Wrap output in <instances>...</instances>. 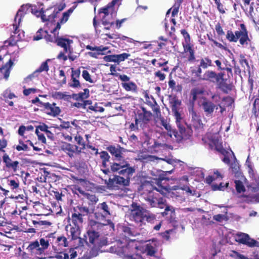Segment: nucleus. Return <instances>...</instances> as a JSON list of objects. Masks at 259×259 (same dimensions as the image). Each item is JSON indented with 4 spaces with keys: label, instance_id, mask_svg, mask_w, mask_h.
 I'll return each instance as SVG.
<instances>
[{
    "label": "nucleus",
    "instance_id": "obj_12",
    "mask_svg": "<svg viewBox=\"0 0 259 259\" xmlns=\"http://www.w3.org/2000/svg\"><path fill=\"white\" fill-rule=\"evenodd\" d=\"M248 191L247 200L259 202V179H255L248 186Z\"/></svg>",
    "mask_w": 259,
    "mask_h": 259
},
{
    "label": "nucleus",
    "instance_id": "obj_34",
    "mask_svg": "<svg viewBox=\"0 0 259 259\" xmlns=\"http://www.w3.org/2000/svg\"><path fill=\"white\" fill-rule=\"evenodd\" d=\"M3 160L8 167H12L14 170L16 169V161L12 162L8 155L5 154L4 155Z\"/></svg>",
    "mask_w": 259,
    "mask_h": 259
},
{
    "label": "nucleus",
    "instance_id": "obj_38",
    "mask_svg": "<svg viewBox=\"0 0 259 259\" xmlns=\"http://www.w3.org/2000/svg\"><path fill=\"white\" fill-rule=\"evenodd\" d=\"M33 126L32 125H28V126H24L22 125L20 126L19 130H18V134L20 136H24V134L29 131H33Z\"/></svg>",
    "mask_w": 259,
    "mask_h": 259
},
{
    "label": "nucleus",
    "instance_id": "obj_37",
    "mask_svg": "<svg viewBox=\"0 0 259 259\" xmlns=\"http://www.w3.org/2000/svg\"><path fill=\"white\" fill-rule=\"evenodd\" d=\"M4 101H8V99H13L16 97L14 93H12L9 89H7L4 91L3 94Z\"/></svg>",
    "mask_w": 259,
    "mask_h": 259
},
{
    "label": "nucleus",
    "instance_id": "obj_11",
    "mask_svg": "<svg viewBox=\"0 0 259 259\" xmlns=\"http://www.w3.org/2000/svg\"><path fill=\"white\" fill-rule=\"evenodd\" d=\"M178 131L175 130L172 131V138L176 140L177 142H181L183 141L189 139L192 135V130L188 127L186 124L177 126Z\"/></svg>",
    "mask_w": 259,
    "mask_h": 259
},
{
    "label": "nucleus",
    "instance_id": "obj_26",
    "mask_svg": "<svg viewBox=\"0 0 259 259\" xmlns=\"http://www.w3.org/2000/svg\"><path fill=\"white\" fill-rule=\"evenodd\" d=\"M28 251L36 255H40L42 253V250L40 249L39 243L38 241H35L30 243L27 247Z\"/></svg>",
    "mask_w": 259,
    "mask_h": 259
},
{
    "label": "nucleus",
    "instance_id": "obj_13",
    "mask_svg": "<svg viewBox=\"0 0 259 259\" xmlns=\"http://www.w3.org/2000/svg\"><path fill=\"white\" fill-rule=\"evenodd\" d=\"M198 104L205 115L207 117H211L214 110L218 108V105H215L213 102L205 98H202Z\"/></svg>",
    "mask_w": 259,
    "mask_h": 259
},
{
    "label": "nucleus",
    "instance_id": "obj_57",
    "mask_svg": "<svg viewBox=\"0 0 259 259\" xmlns=\"http://www.w3.org/2000/svg\"><path fill=\"white\" fill-rule=\"evenodd\" d=\"M82 76L86 81H89V82L91 83L94 82L93 80L92 79L91 75L88 71L83 70L82 71Z\"/></svg>",
    "mask_w": 259,
    "mask_h": 259
},
{
    "label": "nucleus",
    "instance_id": "obj_51",
    "mask_svg": "<svg viewBox=\"0 0 259 259\" xmlns=\"http://www.w3.org/2000/svg\"><path fill=\"white\" fill-rule=\"evenodd\" d=\"M52 258H55L56 259H69V255L64 252H60L57 253L54 256L51 257Z\"/></svg>",
    "mask_w": 259,
    "mask_h": 259
},
{
    "label": "nucleus",
    "instance_id": "obj_33",
    "mask_svg": "<svg viewBox=\"0 0 259 259\" xmlns=\"http://www.w3.org/2000/svg\"><path fill=\"white\" fill-rule=\"evenodd\" d=\"M122 87L126 91L136 92L137 86L134 82L122 83Z\"/></svg>",
    "mask_w": 259,
    "mask_h": 259
},
{
    "label": "nucleus",
    "instance_id": "obj_3",
    "mask_svg": "<svg viewBox=\"0 0 259 259\" xmlns=\"http://www.w3.org/2000/svg\"><path fill=\"white\" fill-rule=\"evenodd\" d=\"M130 213L129 218L131 221H134L137 225L141 226L146 222L154 223L155 215L140 206L133 207Z\"/></svg>",
    "mask_w": 259,
    "mask_h": 259
},
{
    "label": "nucleus",
    "instance_id": "obj_20",
    "mask_svg": "<svg viewBox=\"0 0 259 259\" xmlns=\"http://www.w3.org/2000/svg\"><path fill=\"white\" fill-rule=\"evenodd\" d=\"M156 123L157 126H163L164 129L167 131V135L170 138H172V131L173 130L172 129L171 125L170 124L169 122L167 119H165L163 117H160L157 120Z\"/></svg>",
    "mask_w": 259,
    "mask_h": 259
},
{
    "label": "nucleus",
    "instance_id": "obj_4",
    "mask_svg": "<svg viewBox=\"0 0 259 259\" xmlns=\"http://www.w3.org/2000/svg\"><path fill=\"white\" fill-rule=\"evenodd\" d=\"M111 215V208L106 202L98 204L95 212V217L98 223L103 225H107L111 223L110 216Z\"/></svg>",
    "mask_w": 259,
    "mask_h": 259
},
{
    "label": "nucleus",
    "instance_id": "obj_28",
    "mask_svg": "<svg viewBox=\"0 0 259 259\" xmlns=\"http://www.w3.org/2000/svg\"><path fill=\"white\" fill-rule=\"evenodd\" d=\"M80 71L79 70H72L71 81L70 86L72 88H77L80 86V83L77 78L79 77Z\"/></svg>",
    "mask_w": 259,
    "mask_h": 259
},
{
    "label": "nucleus",
    "instance_id": "obj_1",
    "mask_svg": "<svg viewBox=\"0 0 259 259\" xmlns=\"http://www.w3.org/2000/svg\"><path fill=\"white\" fill-rule=\"evenodd\" d=\"M161 182L162 180L154 179L153 181L145 182L141 186V189L143 190L142 195L144 198L151 207L164 208L165 206V198L160 197L158 194L153 192L155 190L157 192L165 195L169 191V189L162 186Z\"/></svg>",
    "mask_w": 259,
    "mask_h": 259
},
{
    "label": "nucleus",
    "instance_id": "obj_18",
    "mask_svg": "<svg viewBox=\"0 0 259 259\" xmlns=\"http://www.w3.org/2000/svg\"><path fill=\"white\" fill-rule=\"evenodd\" d=\"M43 106L45 108V112L53 117L58 115L61 112L60 108L55 103H45L43 104Z\"/></svg>",
    "mask_w": 259,
    "mask_h": 259
},
{
    "label": "nucleus",
    "instance_id": "obj_41",
    "mask_svg": "<svg viewBox=\"0 0 259 259\" xmlns=\"http://www.w3.org/2000/svg\"><path fill=\"white\" fill-rule=\"evenodd\" d=\"M56 243L61 247H67L68 246L67 238L64 236L58 237L57 238Z\"/></svg>",
    "mask_w": 259,
    "mask_h": 259
},
{
    "label": "nucleus",
    "instance_id": "obj_36",
    "mask_svg": "<svg viewBox=\"0 0 259 259\" xmlns=\"http://www.w3.org/2000/svg\"><path fill=\"white\" fill-rule=\"evenodd\" d=\"M229 183H226L224 184L223 183H220L219 185L213 183L211 187V189L213 191H224L225 189L228 187Z\"/></svg>",
    "mask_w": 259,
    "mask_h": 259
},
{
    "label": "nucleus",
    "instance_id": "obj_40",
    "mask_svg": "<svg viewBox=\"0 0 259 259\" xmlns=\"http://www.w3.org/2000/svg\"><path fill=\"white\" fill-rule=\"evenodd\" d=\"M200 67H201L203 68H206L208 66H211L212 65L211 60L209 59L208 58H205L202 59L200 61Z\"/></svg>",
    "mask_w": 259,
    "mask_h": 259
},
{
    "label": "nucleus",
    "instance_id": "obj_15",
    "mask_svg": "<svg viewBox=\"0 0 259 259\" xmlns=\"http://www.w3.org/2000/svg\"><path fill=\"white\" fill-rule=\"evenodd\" d=\"M54 41L57 42L58 46H60L64 49V52L68 54V56L70 60L73 61L75 59L76 57L70 55L72 51L70 48V45L73 42L72 40L60 38L57 39H55Z\"/></svg>",
    "mask_w": 259,
    "mask_h": 259
},
{
    "label": "nucleus",
    "instance_id": "obj_55",
    "mask_svg": "<svg viewBox=\"0 0 259 259\" xmlns=\"http://www.w3.org/2000/svg\"><path fill=\"white\" fill-rule=\"evenodd\" d=\"M175 230L172 229L166 230L165 232L161 233V236L163 238H164L166 240H168L169 239L170 235L175 233Z\"/></svg>",
    "mask_w": 259,
    "mask_h": 259
},
{
    "label": "nucleus",
    "instance_id": "obj_17",
    "mask_svg": "<svg viewBox=\"0 0 259 259\" xmlns=\"http://www.w3.org/2000/svg\"><path fill=\"white\" fill-rule=\"evenodd\" d=\"M157 243L155 239L147 241L146 244L142 247L143 252L148 255H154L156 251Z\"/></svg>",
    "mask_w": 259,
    "mask_h": 259
},
{
    "label": "nucleus",
    "instance_id": "obj_9",
    "mask_svg": "<svg viewBox=\"0 0 259 259\" xmlns=\"http://www.w3.org/2000/svg\"><path fill=\"white\" fill-rule=\"evenodd\" d=\"M133 175H114L112 178H109L107 184L109 188L116 189L119 186H128L130 184L131 177Z\"/></svg>",
    "mask_w": 259,
    "mask_h": 259
},
{
    "label": "nucleus",
    "instance_id": "obj_30",
    "mask_svg": "<svg viewBox=\"0 0 259 259\" xmlns=\"http://www.w3.org/2000/svg\"><path fill=\"white\" fill-rule=\"evenodd\" d=\"M201 79L212 82H216L217 81V73L214 71L208 70L203 75Z\"/></svg>",
    "mask_w": 259,
    "mask_h": 259
},
{
    "label": "nucleus",
    "instance_id": "obj_58",
    "mask_svg": "<svg viewBox=\"0 0 259 259\" xmlns=\"http://www.w3.org/2000/svg\"><path fill=\"white\" fill-rule=\"evenodd\" d=\"M48 126L45 124H41L36 127V130H40L46 133L51 134V132L48 130Z\"/></svg>",
    "mask_w": 259,
    "mask_h": 259
},
{
    "label": "nucleus",
    "instance_id": "obj_49",
    "mask_svg": "<svg viewBox=\"0 0 259 259\" xmlns=\"http://www.w3.org/2000/svg\"><path fill=\"white\" fill-rule=\"evenodd\" d=\"M89 109L96 112H103L104 111V108L102 107L99 106L98 103H96L94 105L90 106L89 107Z\"/></svg>",
    "mask_w": 259,
    "mask_h": 259
},
{
    "label": "nucleus",
    "instance_id": "obj_61",
    "mask_svg": "<svg viewBox=\"0 0 259 259\" xmlns=\"http://www.w3.org/2000/svg\"><path fill=\"white\" fill-rule=\"evenodd\" d=\"M104 60L106 62L116 63L115 55H107L104 57Z\"/></svg>",
    "mask_w": 259,
    "mask_h": 259
},
{
    "label": "nucleus",
    "instance_id": "obj_60",
    "mask_svg": "<svg viewBox=\"0 0 259 259\" xmlns=\"http://www.w3.org/2000/svg\"><path fill=\"white\" fill-rule=\"evenodd\" d=\"M35 133L37 136L38 140L45 144L46 143V139L44 135L40 133L38 130H35Z\"/></svg>",
    "mask_w": 259,
    "mask_h": 259
},
{
    "label": "nucleus",
    "instance_id": "obj_54",
    "mask_svg": "<svg viewBox=\"0 0 259 259\" xmlns=\"http://www.w3.org/2000/svg\"><path fill=\"white\" fill-rule=\"evenodd\" d=\"M211 217L208 215L207 216L203 215L201 220L202 223L206 226L211 225L213 222L210 221Z\"/></svg>",
    "mask_w": 259,
    "mask_h": 259
},
{
    "label": "nucleus",
    "instance_id": "obj_6",
    "mask_svg": "<svg viewBox=\"0 0 259 259\" xmlns=\"http://www.w3.org/2000/svg\"><path fill=\"white\" fill-rule=\"evenodd\" d=\"M111 163L110 168L112 172H117L119 175H133L135 169L130 166L129 163L123 159L115 160Z\"/></svg>",
    "mask_w": 259,
    "mask_h": 259
},
{
    "label": "nucleus",
    "instance_id": "obj_42",
    "mask_svg": "<svg viewBox=\"0 0 259 259\" xmlns=\"http://www.w3.org/2000/svg\"><path fill=\"white\" fill-rule=\"evenodd\" d=\"M131 55L130 54L125 53L119 55H115L116 63L119 64L121 62H122L127 59Z\"/></svg>",
    "mask_w": 259,
    "mask_h": 259
},
{
    "label": "nucleus",
    "instance_id": "obj_59",
    "mask_svg": "<svg viewBox=\"0 0 259 259\" xmlns=\"http://www.w3.org/2000/svg\"><path fill=\"white\" fill-rule=\"evenodd\" d=\"M180 6V5L175 3L173 7L171 8L172 10V17H175L178 14Z\"/></svg>",
    "mask_w": 259,
    "mask_h": 259
},
{
    "label": "nucleus",
    "instance_id": "obj_27",
    "mask_svg": "<svg viewBox=\"0 0 259 259\" xmlns=\"http://www.w3.org/2000/svg\"><path fill=\"white\" fill-rule=\"evenodd\" d=\"M62 149L68 154L70 156H73L74 153L76 152H80V150H78V147L75 145H73L70 144H65L62 147Z\"/></svg>",
    "mask_w": 259,
    "mask_h": 259
},
{
    "label": "nucleus",
    "instance_id": "obj_43",
    "mask_svg": "<svg viewBox=\"0 0 259 259\" xmlns=\"http://www.w3.org/2000/svg\"><path fill=\"white\" fill-rule=\"evenodd\" d=\"M235 187L238 193H241L244 192L245 188L242 182L240 180L235 181Z\"/></svg>",
    "mask_w": 259,
    "mask_h": 259
},
{
    "label": "nucleus",
    "instance_id": "obj_56",
    "mask_svg": "<svg viewBox=\"0 0 259 259\" xmlns=\"http://www.w3.org/2000/svg\"><path fill=\"white\" fill-rule=\"evenodd\" d=\"M226 37L231 42H237L236 37H235V34L232 31H227Z\"/></svg>",
    "mask_w": 259,
    "mask_h": 259
},
{
    "label": "nucleus",
    "instance_id": "obj_19",
    "mask_svg": "<svg viewBox=\"0 0 259 259\" xmlns=\"http://www.w3.org/2000/svg\"><path fill=\"white\" fill-rule=\"evenodd\" d=\"M66 230L68 237H71L72 239H80L79 237L80 234L79 227L69 224L66 227Z\"/></svg>",
    "mask_w": 259,
    "mask_h": 259
},
{
    "label": "nucleus",
    "instance_id": "obj_8",
    "mask_svg": "<svg viewBox=\"0 0 259 259\" xmlns=\"http://www.w3.org/2000/svg\"><path fill=\"white\" fill-rule=\"evenodd\" d=\"M121 0H113L111 3L109 4L106 7L101 9L100 12L104 14V18L103 19V24L106 26L108 24L112 25L114 24L113 21H107L106 18L115 17L116 10L115 6H119L121 4Z\"/></svg>",
    "mask_w": 259,
    "mask_h": 259
},
{
    "label": "nucleus",
    "instance_id": "obj_39",
    "mask_svg": "<svg viewBox=\"0 0 259 259\" xmlns=\"http://www.w3.org/2000/svg\"><path fill=\"white\" fill-rule=\"evenodd\" d=\"M100 157L102 160V164L104 167L106 166V162L109 160L110 156L106 151H102L99 153Z\"/></svg>",
    "mask_w": 259,
    "mask_h": 259
},
{
    "label": "nucleus",
    "instance_id": "obj_7",
    "mask_svg": "<svg viewBox=\"0 0 259 259\" xmlns=\"http://www.w3.org/2000/svg\"><path fill=\"white\" fill-rule=\"evenodd\" d=\"M87 243H90L95 248H100L103 246L109 245L106 238L100 237L98 232L93 230H89L87 232V235H84Z\"/></svg>",
    "mask_w": 259,
    "mask_h": 259
},
{
    "label": "nucleus",
    "instance_id": "obj_35",
    "mask_svg": "<svg viewBox=\"0 0 259 259\" xmlns=\"http://www.w3.org/2000/svg\"><path fill=\"white\" fill-rule=\"evenodd\" d=\"M217 83H218L219 88L225 93H227L232 89L231 85L227 84L225 80H222Z\"/></svg>",
    "mask_w": 259,
    "mask_h": 259
},
{
    "label": "nucleus",
    "instance_id": "obj_52",
    "mask_svg": "<svg viewBox=\"0 0 259 259\" xmlns=\"http://www.w3.org/2000/svg\"><path fill=\"white\" fill-rule=\"evenodd\" d=\"M233 157L234 159V162L233 163H231V168H232V169L234 172L237 173V172H238V171L239 170V167L238 162L237 161H236V158L233 154Z\"/></svg>",
    "mask_w": 259,
    "mask_h": 259
},
{
    "label": "nucleus",
    "instance_id": "obj_31",
    "mask_svg": "<svg viewBox=\"0 0 259 259\" xmlns=\"http://www.w3.org/2000/svg\"><path fill=\"white\" fill-rule=\"evenodd\" d=\"M71 222L74 226H80L83 222V219L78 213L75 212L72 214L71 218Z\"/></svg>",
    "mask_w": 259,
    "mask_h": 259
},
{
    "label": "nucleus",
    "instance_id": "obj_50",
    "mask_svg": "<svg viewBox=\"0 0 259 259\" xmlns=\"http://www.w3.org/2000/svg\"><path fill=\"white\" fill-rule=\"evenodd\" d=\"M230 256L236 259H249L247 256L239 253L236 251H233L230 254Z\"/></svg>",
    "mask_w": 259,
    "mask_h": 259
},
{
    "label": "nucleus",
    "instance_id": "obj_16",
    "mask_svg": "<svg viewBox=\"0 0 259 259\" xmlns=\"http://www.w3.org/2000/svg\"><path fill=\"white\" fill-rule=\"evenodd\" d=\"M69 16H70L65 12L63 13L62 17L60 19V22H58L55 27L50 30V32L54 34V37L48 36L46 38L47 40H48L51 42H53L54 40H55V39L59 38L58 37V35L59 34L58 30L61 28V24L65 23L68 21Z\"/></svg>",
    "mask_w": 259,
    "mask_h": 259
},
{
    "label": "nucleus",
    "instance_id": "obj_2",
    "mask_svg": "<svg viewBox=\"0 0 259 259\" xmlns=\"http://www.w3.org/2000/svg\"><path fill=\"white\" fill-rule=\"evenodd\" d=\"M204 90L202 88H195L191 91V105L189 108V115L191 118L190 125L196 130H202L203 128V124L202 122L200 116L198 115L194 110V102L198 99L202 98Z\"/></svg>",
    "mask_w": 259,
    "mask_h": 259
},
{
    "label": "nucleus",
    "instance_id": "obj_25",
    "mask_svg": "<svg viewBox=\"0 0 259 259\" xmlns=\"http://www.w3.org/2000/svg\"><path fill=\"white\" fill-rule=\"evenodd\" d=\"M151 113L147 111L145 108H143V112L140 113L138 115L137 121L140 122L143 125V124L146 123L148 122L151 118Z\"/></svg>",
    "mask_w": 259,
    "mask_h": 259
},
{
    "label": "nucleus",
    "instance_id": "obj_14",
    "mask_svg": "<svg viewBox=\"0 0 259 259\" xmlns=\"http://www.w3.org/2000/svg\"><path fill=\"white\" fill-rule=\"evenodd\" d=\"M236 241L245 244L249 247H259V242L249 237L247 234L238 233L235 236Z\"/></svg>",
    "mask_w": 259,
    "mask_h": 259
},
{
    "label": "nucleus",
    "instance_id": "obj_53",
    "mask_svg": "<svg viewBox=\"0 0 259 259\" xmlns=\"http://www.w3.org/2000/svg\"><path fill=\"white\" fill-rule=\"evenodd\" d=\"M240 27L241 28V31H236L235 32V37H236V41H237L238 39L241 37L242 34L244 33V29H246L245 25L243 24H241L240 25Z\"/></svg>",
    "mask_w": 259,
    "mask_h": 259
},
{
    "label": "nucleus",
    "instance_id": "obj_32",
    "mask_svg": "<svg viewBox=\"0 0 259 259\" xmlns=\"http://www.w3.org/2000/svg\"><path fill=\"white\" fill-rule=\"evenodd\" d=\"M74 211L78 213L81 217L87 215L90 213V209L87 206L78 205L74 208Z\"/></svg>",
    "mask_w": 259,
    "mask_h": 259
},
{
    "label": "nucleus",
    "instance_id": "obj_21",
    "mask_svg": "<svg viewBox=\"0 0 259 259\" xmlns=\"http://www.w3.org/2000/svg\"><path fill=\"white\" fill-rule=\"evenodd\" d=\"M108 150L111 154L114 157V160L123 159L121 156L122 152L124 151V149L120 146H109L108 147Z\"/></svg>",
    "mask_w": 259,
    "mask_h": 259
},
{
    "label": "nucleus",
    "instance_id": "obj_10",
    "mask_svg": "<svg viewBox=\"0 0 259 259\" xmlns=\"http://www.w3.org/2000/svg\"><path fill=\"white\" fill-rule=\"evenodd\" d=\"M204 143L209 145L211 149L222 152L223 150L222 142L219 133H208L203 138Z\"/></svg>",
    "mask_w": 259,
    "mask_h": 259
},
{
    "label": "nucleus",
    "instance_id": "obj_63",
    "mask_svg": "<svg viewBox=\"0 0 259 259\" xmlns=\"http://www.w3.org/2000/svg\"><path fill=\"white\" fill-rule=\"evenodd\" d=\"M74 139L75 141L78 145L82 146L83 148H84L85 144L84 143L83 138L80 136H76Z\"/></svg>",
    "mask_w": 259,
    "mask_h": 259
},
{
    "label": "nucleus",
    "instance_id": "obj_47",
    "mask_svg": "<svg viewBox=\"0 0 259 259\" xmlns=\"http://www.w3.org/2000/svg\"><path fill=\"white\" fill-rule=\"evenodd\" d=\"M139 126L142 127L143 125L140 122L137 121V118H136L135 123H131L129 128L132 131H137L139 130Z\"/></svg>",
    "mask_w": 259,
    "mask_h": 259
},
{
    "label": "nucleus",
    "instance_id": "obj_22",
    "mask_svg": "<svg viewBox=\"0 0 259 259\" xmlns=\"http://www.w3.org/2000/svg\"><path fill=\"white\" fill-rule=\"evenodd\" d=\"M13 64V62L10 59L6 63V66L0 69V80L5 78L7 79L10 75V69Z\"/></svg>",
    "mask_w": 259,
    "mask_h": 259
},
{
    "label": "nucleus",
    "instance_id": "obj_46",
    "mask_svg": "<svg viewBox=\"0 0 259 259\" xmlns=\"http://www.w3.org/2000/svg\"><path fill=\"white\" fill-rule=\"evenodd\" d=\"M49 60H50L48 59L46 62L42 63L39 68L34 73V74H35L37 72H41L44 71H48L49 70V66L47 62Z\"/></svg>",
    "mask_w": 259,
    "mask_h": 259
},
{
    "label": "nucleus",
    "instance_id": "obj_29",
    "mask_svg": "<svg viewBox=\"0 0 259 259\" xmlns=\"http://www.w3.org/2000/svg\"><path fill=\"white\" fill-rule=\"evenodd\" d=\"M172 112L174 113L175 118L176 119V122L177 126L181 125H185V123L182 114L179 112L178 109L176 107L172 108Z\"/></svg>",
    "mask_w": 259,
    "mask_h": 259
},
{
    "label": "nucleus",
    "instance_id": "obj_24",
    "mask_svg": "<svg viewBox=\"0 0 259 259\" xmlns=\"http://www.w3.org/2000/svg\"><path fill=\"white\" fill-rule=\"evenodd\" d=\"M35 5H31L29 4L23 5L21 6L20 8L17 11V17L19 16V23L21 22L22 18L25 14L29 12H31V8Z\"/></svg>",
    "mask_w": 259,
    "mask_h": 259
},
{
    "label": "nucleus",
    "instance_id": "obj_64",
    "mask_svg": "<svg viewBox=\"0 0 259 259\" xmlns=\"http://www.w3.org/2000/svg\"><path fill=\"white\" fill-rule=\"evenodd\" d=\"M154 75L155 76L158 77L160 81H163L165 78V75L160 71L155 72Z\"/></svg>",
    "mask_w": 259,
    "mask_h": 259
},
{
    "label": "nucleus",
    "instance_id": "obj_62",
    "mask_svg": "<svg viewBox=\"0 0 259 259\" xmlns=\"http://www.w3.org/2000/svg\"><path fill=\"white\" fill-rule=\"evenodd\" d=\"M89 94V91L88 89L84 90V92L82 93H79L78 94V96L79 98L83 100L86 99L88 97Z\"/></svg>",
    "mask_w": 259,
    "mask_h": 259
},
{
    "label": "nucleus",
    "instance_id": "obj_44",
    "mask_svg": "<svg viewBox=\"0 0 259 259\" xmlns=\"http://www.w3.org/2000/svg\"><path fill=\"white\" fill-rule=\"evenodd\" d=\"M249 40V37L248 36V32L246 29H244V33L239 39L240 44L241 45L247 44V41Z\"/></svg>",
    "mask_w": 259,
    "mask_h": 259
},
{
    "label": "nucleus",
    "instance_id": "obj_45",
    "mask_svg": "<svg viewBox=\"0 0 259 259\" xmlns=\"http://www.w3.org/2000/svg\"><path fill=\"white\" fill-rule=\"evenodd\" d=\"M87 49L91 50L93 51H106L108 49V48L107 47H103L102 46L99 47H92L91 46H87L86 47Z\"/></svg>",
    "mask_w": 259,
    "mask_h": 259
},
{
    "label": "nucleus",
    "instance_id": "obj_5",
    "mask_svg": "<svg viewBox=\"0 0 259 259\" xmlns=\"http://www.w3.org/2000/svg\"><path fill=\"white\" fill-rule=\"evenodd\" d=\"M39 8L37 6H33L31 8V13L37 17L41 16V19L42 21H48L47 24L51 23L52 24L54 19L56 17V7H51L47 9L46 10L44 11L42 8H40L42 6L41 3H38Z\"/></svg>",
    "mask_w": 259,
    "mask_h": 259
},
{
    "label": "nucleus",
    "instance_id": "obj_23",
    "mask_svg": "<svg viewBox=\"0 0 259 259\" xmlns=\"http://www.w3.org/2000/svg\"><path fill=\"white\" fill-rule=\"evenodd\" d=\"M223 178V176L221 174V171L218 169H214L213 170L212 174L207 177L205 181L207 184H210L215 181H220Z\"/></svg>",
    "mask_w": 259,
    "mask_h": 259
},
{
    "label": "nucleus",
    "instance_id": "obj_48",
    "mask_svg": "<svg viewBox=\"0 0 259 259\" xmlns=\"http://www.w3.org/2000/svg\"><path fill=\"white\" fill-rule=\"evenodd\" d=\"M39 243V246L40 245L41 246H40V249H41L42 250V253H43L44 251V250L47 249L48 247L49 241H48V239H47L41 238L40 239Z\"/></svg>",
    "mask_w": 259,
    "mask_h": 259
}]
</instances>
